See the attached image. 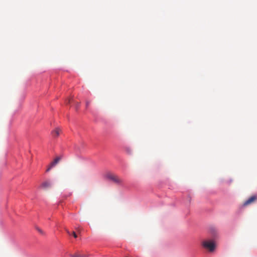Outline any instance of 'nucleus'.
Here are the masks:
<instances>
[{"instance_id": "1", "label": "nucleus", "mask_w": 257, "mask_h": 257, "mask_svg": "<svg viewBox=\"0 0 257 257\" xmlns=\"http://www.w3.org/2000/svg\"><path fill=\"white\" fill-rule=\"evenodd\" d=\"M201 245L204 248L208 249L210 252L214 251L215 248V244L214 241L212 240H206L202 241Z\"/></svg>"}, {"instance_id": "2", "label": "nucleus", "mask_w": 257, "mask_h": 257, "mask_svg": "<svg viewBox=\"0 0 257 257\" xmlns=\"http://www.w3.org/2000/svg\"><path fill=\"white\" fill-rule=\"evenodd\" d=\"M107 177L108 179L116 184L121 185L122 183V180L117 176L114 174H108Z\"/></svg>"}, {"instance_id": "3", "label": "nucleus", "mask_w": 257, "mask_h": 257, "mask_svg": "<svg viewBox=\"0 0 257 257\" xmlns=\"http://www.w3.org/2000/svg\"><path fill=\"white\" fill-rule=\"evenodd\" d=\"M257 199V196L256 195H253L249 197L247 200H246L244 202L243 205L244 206H247L248 205H249L254 202H255Z\"/></svg>"}, {"instance_id": "4", "label": "nucleus", "mask_w": 257, "mask_h": 257, "mask_svg": "<svg viewBox=\"0 0 257 257\" xmlns=\"http://www.w3.org/2000/svg\"><path fill=\"white\" fill-rule=\"evenodd\" d=\"M88 254L77 252L74 254H70L71 257H88Z\"/></svg>"}, {"instance_id": "5", "label": "nucleus", "mask_w": 257, "mask_h": 257, "mask_svg": "<svg viewBox=\"0 0 257 257\" xmlns=\"http://www.w3.org/2000/svg\"><path fill=\"white\" fill-rule=\"evenodd\" d=\"M62 157L61 156H58L57 157L54 161L51 162V167H54L55 165H56L59 161L61 160Z\"/></svg>"}, {"instance_id": "6", "label": "nucleus", "mask_w": 257, "mask_h": 257, "mask_svg": "<svg viewBox=\"0 0 257 257\" xmlns=\"http://www.w3.org/2000/svg\"><path fill=\"white\" fill-rule=\"evenodd\" d=\"M61 132V130L59 128H56L55 130H54L52 132V135L53 136V137H57L59 135L60 133Z\"/></svg>"}, {"instance_id": "7", "label": "nucleus", "mask_w": 257, "mask_h": 257, "mask_svg": "<svg viewBox=\"0 0 257 257\" xmlns=\"http://www.w3.org/2000/svg\"><path fill=\"white\" fill-rule=\"evenodd\" d=\"M51 186V184L49 181H45L43 182L41 187L44 189H47Z\"/></svg>"}, {"instance_id": "8", "label": "nucleus", "mask_w": 257, "mask_h": 257, "mask_svg": "<svg viewBox=\"0 0 257 257\" xmlns=\"http://www.w3.org/2000/svg\"><path fill=\"white\" fill-rule=\"evenodd\" d=\"M53 167H51V164H50L49 167L48 168V169L46 170V172H49L51 169V168H52Z\"/></svg>"}, {"instance_id": "9", "label": "nucleus", "mask_w": 257, "mask_h": 257, "mask_svg": "<svg viewBox=\"0 0 257 257\" xmlns=\"http://www.w3.org/2000/svg\"><path fill=\"white\" fill-rule=\"evenodd\" d=\"M37 230L41 234L43 233V231L39 228H37Z\"/></svg>"}, {"instance_id": "10", "label": "nucleus", "mask_w": 257, "mask_h": 257, "mask_svg": "<svg viewBox=\"0 0 257 257\" xmlns=\"http://www.w3.org/2000/svg\"><path fill=\"white\" fill-rule=\"evenodd\" d=\"M72 234H73V236H74L75 238H76V237H77V235H76V233H75L74 231H73V232H72Z\"/></svg>"}, {"instance_id": "11", "label": "nucleus", "mask_w": 257, "mask_h": 257, "mask_svg": "<svg viewBox=\"0 0 257 257\" xmlns=\"http://www.w3.org/2000/svg\"><path fill=\"white\" fill-rule=\"evenodd\" d=\"M89 101H86V107H87L89 105Z\"/></svg>"}, {"instance_id": "12", "label": "nucleus", "mask_w": 257, "mask_h": 257, "mask_svg": "<svg viewBox=\"0 0 257 257\" xmlns=\"http://www.w3.org/2000/svg\"><path fill=\"white\" fill-rule=\"evenodd\" d=\"M66 231L68 234H70L69 231H68V230H66Z\"/></svg>"}, {"instance_id": "13", "label": "nucleus", "mask_w": 257, "mask_h": 257, "mask_svg": "<svg viewBox=\"0 0 257 257\" xmlns=\"http://www.w3.org/2000/svg\"><path fill=\"white\" fill-rule=\"evenodd\" d=\"M128 152H129V153H131V151H130V150H128Z\"/></svg>"}, {"instance_id": "14", "label": "nucleus", "mask_w": 257, "mask_h": 257, "mask_svg": "<svg viewBox=\"0 0 257 257\" xmlns=\"http://www.w3.org/2000/svg\"><path fill=\"white\" fill-rule=\"evenodd\" d=\"M128 152H129V153H131V151H130V150H128Z\"/></svg>"}]
</instances>
